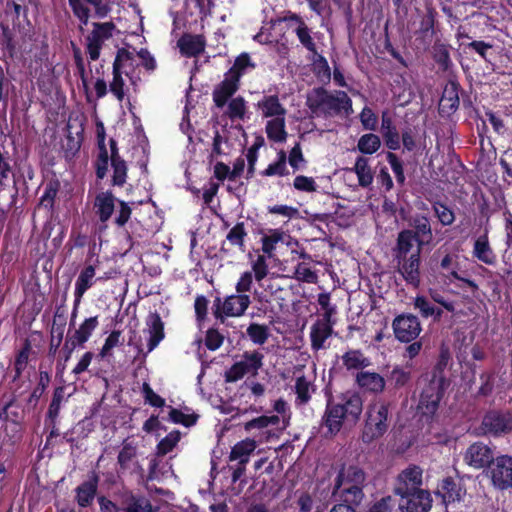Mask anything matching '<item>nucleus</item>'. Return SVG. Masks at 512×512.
I'll use <instances>...</instances> for the list:
<instances>
[{"label":"nucleus","mask_w":512,"mask_h":512,"mask_svg":"<svg viewBox=\"0 0 512 512\" xmlns=\"http://www.w3.org/2000/svg\"><path fill=\"white\" fill-rule=\"evenodd\" d=\"M306 104L315 117L347 116L352 112V101L348 94L341 90L314 88L307 94Z\"/></svg>","instance_id":"1"},{"label":"nucleus","mask_w":512,"mask_h":512,"mask_svg":"<svg viewBox=\"0 0 512 512\" xmlns=\"http://www.w3.org/2000/svg\"><path fill=\"white\" fill-rule=\"evenodd\" d=\"M366 476L364 471L357 466L343 468L336 480L335 493L348 504L359 505L363 498V488Z\"/></svg>","instance_id":"2"},{"label":"nucleus","mask_w":512,"mask_h":512,"mask_svg":"<svg viewBox=\"0 0 512 512\" xmlns=\"http://www.w3.org/2000/svg\"><path fill=\"white\" fill-rule=\"evenodd\" d=\"M388 428V405L377 401L372 403L367 410V418L362 435L366 443L381 437Z\"/></svg>","instance_id":"3"},{"label":"nucleus","mask_w":512,"mask_h":512,"mask_svg":"<svg viewBox=\"0 0 512 512\" xmlns=\"http://www.w3.org/2000/svg\"><path fill=\"white\" fill-rule=\"evenodd\" d=\"M132 61V55L129 51L121 49L118 51L117 56L113 63V79L109 84L110 92L116 97L119 102H122L126 96L127 88L123 73L130 78L131 85L136 90L137 82L140 80L139 77L129 76V73L125 71L126 65Z\"/></svg>","instance_id":"4"},{"label":"nucleus","mask_w":512,"mask_h":512,"mask_svg":"<svg viewBox=\"0 0 512 512\" xmlns=\"http://www.w3.org/2000/svg\"><path fill=\"white\" fill-rule=\"evenodd\" d=\"M264 355L260 351H245L241 359L235 362L224 374L225 381L228 383L237 382L245 375H258V371L263 366Z\"/></svg>","instance_id":"5"},{"label":"nucleus","mask_w":512,"mask_h":512,"mask_svg":"<svg viewBox=\"0 0 512 512\" xmlns=\"http://www.w3.org/2000/svg\"><path fill=\"white\" fill-rule=\"evenodd\" d=\"M446 386V379L441 370L434 371L428 385L423 389L419 409L424 415H433L442 398Z\"/></svg>","instance_id":"6"},{"label":"nucleus","mask_w":512,"mask_h":512,"mask_svg":"<svg viewBox=\"0 0 512 512\" xmlns=\"http://www.w3.org/2000/svg\"><path fill=\"white\" fill-rule=\"evenodd\" d=\"M487 473L496 490L512 489V456L503 454L495 457Z\"/></svg>","instance_id":"7"},{"label":"nucleus","mask_w":512,"mask_h":512,"mask_svg":"<svg viewBox=\"0 0 512 512\" xmlns=\"http://www.w3.org/2000/svg\"><path fill=\"white\" fill-rule=\"evenodd\" d=\"M251 304L247 294H235L227 296L223 301L219 298L215 301V317L223 321L224 317H240Z\"/></svg>","instance_id":"8"},{"label":"nucleus","mask_w":512,"mask_h":512,"mask_svg":"<svg viewBox=\"0 0 512 512\" xmlns=\"http://www.w3.org/2000/svg\"><path fill=\"white\" fill-rule=\"evenodd\" d=\"M422 485L423 470L416 465H410L398 475L395 492L401 497L415 494L426 490L422 488Z\"/></svg>","instance_id":"9"},{"label":"nucleus","mask_w":512,"mask_h":512,"mask_svg":"<svg viewBox=\"0 0 512 512\" xmlns=\"http://www.w3.org/2000/svg\"><path fill=\"white\" fill-rule=\"evenodd\" d=\"M395 337L400 342L414 341L422 331L421 323L413 314L398 315L392 322Z\"/></svg>","instance_id":"10"},{"label":"nucleus","mask_w":512,"mask_h":512,"mask_svg":"<svg viewBox=\"0 0 512 512\" xmlns=\"http://www.w3.org/2000/svg\"><path fill=\"white\" fill-rule=\"evenodd\" d=\"M93 26L94 29L86 39V49L89 58L92 61H95L100 56V51L104 42L112 37V32L115 29V25L112 22H105L93 23Z\"/></svg>","instance_id":"11"},{"label":"nucleus","mask_w":512,"mask_h":512,"mask_svg":"<svg viewBox=\"0 0 512 512\" xmlns=\"http://www.w3.org/2000/svg\"><path fill=\"white\" fill-rule=\"evenodd\" d=\"M260 242L262 252L269 258H274V252L280 244L286 245L287 247L298 245V242L294 240L288 232L282 229H268L261 232Z\"/></svg>","instance_id":"12"},{"label":"nucleus","mask_w":512,"mask_h":512,"mask_svg":"<svg viewBox=\"0 0 512 512\" xmlns=\"http://www.w3.org/2000/svg\"><path fill=\"white\" fill-rule=\"evenodd\" d=\"M83 123L79 117H70L67 122V135L62 142L66 159H72L81 147L83 140Z\"/></svg>","instance_id":"13"},{"label":"nucleus","mask_w":512,"mask_h":512,"mask_svg":"<svg viewBox=\"0 0 512 512\" xmlns=\"http://www.w3.org/2000/svg\"><path fill=\"white\" fill-rule=\"evenodd\" d=\"M279 421L280 418L277 415H262L244 423V429L253 436L252 439H255L257 444L265 443L273 435L269 427L278 425Z\"/></svg>","instance_id":"14"},{"label":"nucleus","mask_w":512,"mask_h":512,"mask_svg":"<svg viewBox=\"0 0 512 512\" xmlns=\"http://www.w3.org/2000/svg\"><path fill=\"white\" fill-rule=\"evenodd\" d=\"M421 250L416 248L410 256L397 257V268L407 284L418 287L420 284V254Z\"/></svg>","instance_id":"15"},{"label":"nucleus","mask_w":512,"mask_h":512,"mask_svg":"<svg viewBox=\"0 0 512 512\" xmlns=\"http://www.w3.org/2000/svg\"><path fill=\"white\" fill-rule=\"evenodd\" d=\"M148 335L147 351L144 352L141 346H137L138 354L146 358L147 354L152 352L164 339V323L158 313H151L146 319V328L143 331Z\"/></svg>","instance_id":"16"},{"label":"nucleus","mask_w":512,"mask_h":512,"mask_svg":"<svg viewBox=\"0 0 512 512\" xmlns=\"http://www.w3.org/2000/svg\"><path fill=\"white\" fill-rule=\"evenodd\" d=\"M494 460L493 450L482 442L471 444L464 454V462L474 469L489 468Z\"/></svg>","instance_id":"17"},{"label":"nucleus","mask_w":512,"mask_h":512,"mask_svg":"<svg viewBox=\"0 0 512 512\" xmlns=\"http://www.w3.org/2000/svg\"><path fill=\"white\" fill-rule=\"evenodd\" d=\"M238 75L234 72H226L224 79L214 88L212 96L215 105L222 108L227 104V101L239 89Z\"/></svg>","instance_id":"18"},{"label":"nucleus","mask_w":512,"mask_h":512,"mask_svg":"<svg viewBox=\"0 0 512 512\" xmlns=\"http://www.w3.org/2000/svg\"><path fill=\"white\" fill-rule=\"evenodd\" d=\"M482 424L487 432L498 435L512 431V414L492 411L485 415Z\"/></svg>","instance_id":"19"},{"label":"nucleus","mask_w":512,"mask_h":512,"mask_svg":"<svg viewBox=\"0 0 512 512\" xmlns=\"http://www.w3.org/2000/svg\"><path fill=\"white\" fill-rule=\"evenodd\" d=\"M431 504L432 499L427 490L402 496L398 502L400 512H427Z\"/></svg>","instance_id":"20"},{"label":"nucleus","mask_w":512,"mask_h":512,"mask_svg":"<svg viewBox=\"0 0 512 512\" xmlns=\"http://www.w3.org/2000/svg\"><path fill=\"white\" fill-rule=\"evenodd\" d=\"M334 404L342 408L343 415L349 423H355L359 419L363 409L361 397L354 392H347L341 395L339 401L334 402Z\"/></svg>","instance_id":"21"},{"label":"nucleus","mask_w":512,"mask_h":512,"mask_svg":"<svg viewBox=\"0 0 512 512\" xmlns=\"http://www.w3.org/2000/svg\"><path fill=\"white\" fill-rule=\"evenodd\" d=\"M436 494L442 498L445 504H448L460 501L465 495V490L459 481L447 477L438 485Z\"/></svg>","instance_id":"22"},{"label":"nucleus","mask_w":512,"mask_h":512,"mask_svg":"<svg viewBox=\"0 0 512 512\" xmlns=\"http://www.w3.org/2000/svg\"><path fill=\"white\" fill-rule=\"evenodd\" d=\"M411 226L413 228L412 231L416 237V248L422 249L425 245L432 241V228L430 220L426 216L416 215L411 220Z\"/></svg>","instance_id":"23"},{"label":"nucleus","mask_w":512,"mask_h":512,"mask_svg":"<svg viewBox=\"0 0 512 512\" xmlns=\"http://www.w3.org/2000/svg\"><path fill=\"white\" fill-rule=\"evenodd\" d=\"M356 383L361 389L377 394L384 390L386 381L379 373L360 371L356 374Z\"/></svg>","instance_id":"24"},{"label":"nucleus","mask_w":512,"mask_h":512,"mask_svg":"<svg viewBox=\"0 0 512 512\" xmlns=\"http://www.w3.org/2000/svg\"><path fill=\"white\" fill-rule=\"evenodd\" d=\"M98 481V476L93 474L88 481L83 482L75 489V499L80 507L85 508L93 503L97 493Z\"/></svg>","instance_id":"25"},{"label":"nucleus","mask_w":512,"mask_h":512,"mask_svg":"<svg viewBox=\"0 0 512 512\" xmlns=\"http://www.w3.org/2000/svg\"><path fill=\"white\" fill-rule=\"evenodd\" d=\"M111 148V166L113 168L112 184L114 186H123L127 178L126 162L119 156L116 142L110 141Z\"/></svg>","instance_id":"26"},{"label":"nucleus","mask_w":512,"mask_h":512,"mask_svg":"<svg viewBox=\"0 0 512 512\" xmlns=\"http://www.w3.org/2000/svg\"><path fill=\"white\" fill-rule=\"evenodd\" d=\"M332 322L328 320H317L311 327L310 338L311 346L315 350L324 348L325 341L332 334Z\"/></svg>","instance_id":"27"},{"label":"nucleus","mask_w":512,"mask_h":512,"mask_svg":"<svg viewBox=\"0 0 512 512\" xmlns=\"http://www.w3.org/2000/svg\"><path fill=\"white\" fill-rule=\"evenodd\" d=\"M344 421H346V417L343 415L342 408L329 401L323 417V423L328 433L333 435L339 432Z\"/></svg>","instance_id":"28"},{"label":"nucleus","mask_w":512,"mask_h":512,"mask_svg":"<svg viewBox=\"0 0 512 512\" xmlns=\"http://www.w3.org/2000/svg\"><path fill=\"white\" fill-rule=\"evenodd\" d=\"M472 254L473 257L486 265L493 266L497 262V257L489 244L488 236L486 234L479 236L475 240Z\"/></svg>","instance_id":"29"},{"label":"nucleus","mask_w":512,"mask_h":512,"mask_svg":"<svg viewBox=\"0 0 512 512\" xmlns=\"http://www.w3.org/2000/svg\"><path fill=\"white\" fill-rule=\"evenodd\" d=\"M257 106L265 118L277 119L286 115V109L275 95L265 96Z\"/></svg>","instance_id":"30"},{"label":"nucleus","mask_w":512,"mask_h":512,"mask_svg":"<svg viewBox=\"0 0 512 512\" xmlns=\"http://www.w3.org/2000/svg\"><path fill=\"white\" fill-rule=\"evenodd\" d=\"M122 506L124 512H152V505L146 497L135 495L130 491L124 492Z\"/></svg>","instance_id":"31"},{"label":"nucleus","mask_w":512,"mask_h":512,"mask_svg":"<svg viewBox=\"0 0 512 512\" xmlns=\"http://www.w3.org/2000/svg\"><path fill=\"white\" fill-rule=\"evenodd\" d=\"M95 278V268L92 265L85 267L79 274L75 283V304L78 305L85 292L92 287Z\"/></svg>","instance_id":"32"},{"label":"nucleus","mask_w":512,"mask_h":512,"mask_svg":"<svg viewBox=\"0 0 512 512\" xmlns=\"http://www.w3.org/2000/svg\"><path fill=\"white\" fill-rule=\"evenodd\" d=\"M256 447L257 441L255 439L246 438L233 446L229 459L231 461L238 460L240 465H245Z\"/></svg>","instance_id":"33"},{"label":"nucleus","mask_w":512,"mask_h":512,"mask_svg":"<svg viewBox=\"0 0 512 512\" xmlns=\"http://www.w3.org/2000/svg\"><path fill=\"white\" fill-rule=\"evenodd\" d=\"M115 197L111 192H101L95 198V207L101 222H106L112 215L115 207Z\"/></svg>","instance_id":"34"},{"label":"nucleus","mask_w":512,"mask_h":512,"mask_svg":"<svg viewBox=\"0 0 512 512\" xmlns=\"http://www.w3.org/2000/svg\"><path fill=\"white\" fill-rule=\"evenodd\" d=\"M295 393H296V403L299 405L307 404L312 394L315 392V385L311 379H308L304 375H298L295 381Z\"/></svg>","instance_id":"35"},{"label":"nucleus","mask_w":512,"mask_h":512,"mask_svg":"<svg viewBox=\"0 0 512 512\" xmlns=\"http://www.w3.org/2000/svg\"><path fill=\"white\" fill-rule=\"evenodd\" d=\"M381 133L386 146L390 150H397L400 148V136L398 130L394 126L392 119L386 115L382 116Z\"/></svg>","instance_id":"36"},{"label":"nucleus","mask_w":512,"mask_h":512,"mask_svg":"<svg viewBox=\"0 0 512 512\" xmlns=\"http://www.w3.org/2000/svg\"><path fill=\"white\" fill-rule=\"evenodd\" d=\"M98 326V318L90 317L85 319V321L76 329L73 335L69 336L72 341H74L79 346H83L92 335L93 331Z\"/></svg>","instance_id":"37"},{"label":"nucleus","mask_w":512,"mask_h":512,"mask_svg":"<svg viewBox=\"0 0 512 512\" xmlns=\"http://www.w3.org/2000/svg\"><path fill=\"white\" fill-rule=\"evenodd\" d=\"M248 233L245 228L244 222H238L233 226L226 235V241L223 242L221 249L225 250V243L237 247L240 251L245 250V239Z\"/></svg>","instance_id":"38"},{"label":"nucleus","mask_w":512,"mask_h":512,"mask_svg":"<svg viewBox=\"0 0 512 512\" xmlns=\"http://www.w3.org/2000/svg\"><path fill=\"white\" fill-rule=\"evenodd\" d=\"M414 242L416 237L412 230H402L397 237L396 255L395 257H407L410 256L415 250H413Z\"/></svg>","instance_id":"39"},{"label":"nucleus","mask_w":512,"mask_h":512,"mask_svg":"<svg viewBox=\"0 0 512 512\" xmlns=\"http://www.w3.org/2000/svg\"><path fill=\"white\" fill-rule=\"evenodd\" d=\"M342 363L347 370H361L370 365V360L360 350H349L342 356Z\"/></svg>","instance_id":"40"},{"label":"nucleus","mask_w":512,"mask_h":512,"mask_svg":"<svg viewBox=\"0 0 512 512\" xmlns=\"http://www.w3.org/2000/svg\"><path fill=\"white\" fill-rule=\"evenodd\" d=\"M266 134L267 137L274 142H284L287 137V132L285 130V117H278L277 119L267 121Z\"/></svg>","instance_id":"41"},{"label":"nucleus","mask_w":512,"mask_h":512,"mask_svg":"<svg viewBox=\"0 0 512 512\" xmlns=\"http://www.w3.org/2000/svg\"><path fill=\"white\" fill-rule=\"evenodd\" d=\"M353 171L356 173L359 185L368 187L373 182V172L369 166L368 159L365 157H358L356 159Z\"/></svg>","instance_id":"42"},{"label":"nucleus","mask_w":512,"mask_h":512,"mask_svg":"<svg viewBox=\"0 0 512 512\" xmlns=\"http://www.w3.org/2000/svg\"><path fill=\"white\" fill-rule=\"evenodd\" d=\"M486 117L492 125L495 132L505 134L512 126V115L503 113L487 112Z\"/></svg>","instance_id":"43"},{"label":"nucleus","mask_w":512,"mask_h":512,"mask_svg":"<svg viewBox=\"0 0 512 512\" xmlns=\"http://www.w3.org/2000/svg\"><path fill=\"white\" fill-rule=\"evenodd\" d=\"M293 32L296 34L299 42L309 51L314 54L317 53L316 44L312 38L311 30L306 23H299L293 27Z\"/></svg>","instance_id":"44"},{"label":"nucleus","mask_w":512,"mask_h":512,"mask_svg":"<svg viewBox=\"0 0 512 512\" xmlns=\"http://www.w3.org/2000/svg\"><path fill=\"white\" fill-rule=\"evenodd\" d=\"M381 140L379 136L373 133L362 135L357 144L358 150L363 154H373L379 150Z\"/></svg>","instance_id":"45"},{"label":"nucleus","mask_w":512,"mask_h":512,"mask_svg":"<svg viewBox=\"0 0 512 512\" xmlns=\"http://www.w3.org/2000/svg\"><path fill=\"white\" fill-rule=\"evenodd\" d=\"M181 52L187 56H196L204 50V45L200 38L187 36L179 40Z\"/></svg>","instance_id":"46"},{"label":"nucleus","mask_w":512,"mask_h":512,"mask_svg":"<svg viewBox=\"0 0 512 512\" xmlns=\"http://www.w3.org/2000/svg\"><path fill=\"white\" fill-rule=\"evenodd\" d=\"M99 139V155L96 161V175L99 179H103L108 171L109 156L104 144V136L98 132Z\"/></svg>","instance_id":"47"},{"label":"nucleus","mask_w":512,"mask_h":512,"mask_svg":"<svg viewBox=\"0 0 512 512\" xmlns=\"http://www.w3.org/2000/svg\"><path fill=\"white\" fill-rule=\"evenodd\" d=\"M250 340L257 345H263L269 337V328L266 325L252 323L246 330Z\"/></svg>","instance_id":"48"},{"label":"nucleus","mask_w":512,"mask_h":512,"mask_svg":"<svg viewBox=\"0 0 512 512\" xmlns=\"http://www.w3.org/2000/svg\"><path fill=\"white\" fill-rule=\"evenodd\" d=\"M411 379V372L410 370L408 369H405V368H402L400 366H395L389 376H388V381L391 385L394 386V388H402L404 387L406 384H408V382L410 381Z\"/></svg>","instance_id":"49"},{"label":"nucleus","mask_w":512,"mask_h":512,"mask_svg":"<svg viewBox=\"0 0 512 512\" xmlns=\"http://www.w3.org/2000/svg\"><path fill=\"white\" fill-rule=\"evenodd\" d=\"M268 259L270 258L262 252V254H258L256 259L251 263V272L252 274L254 273V277L257 282H261L268 275Z\"/></svg>","instance_id":"50"},{"label":"nucleus","mask_w":512,"mask_h":512,"mask_svg":"<svg viewBox=\"0 0 512 512\" xmlns=\"http://www.w3.org/2000/svg\"><path fill=\"white\" fill-rule=\"evenodd\" d=\"M254 67L255 64L251 61L250 56L247 53H243L236 58L234 65L228 72H234L238 75V80H240L248 70H252Z\"/></svg>","instance_id":"51"},{"label":"nucleus","mask_w":512,"mask_h":512,"mask_svg":"<svg viewBox=\"0 0 512 512\" xmlns=\"http://www.w3.org/2000/svg\"><path fill=\"white\" fill-rule=\"evenodd\" d=\"M294 278L297 281L315 284L318 281L317 273L310 269V267L302 262L299 263L294 271Z\"/></svg>","instance_id":"52"},{"label":"nucleus","mask_w":512,"mask_h":512,"mask_svg":"<svg viewBox=\"0 0 512 512\" xmlns=\"http://www.w3.org/2000/svg\"><path fill=\"white\" fill-rule=\"evenodd\" d=\"M433 210L440 221V223L444 226L451 225L455 220V214L454 212L444 203L441 202H435L433 204Z\"/></svg>","instance_id":"53"},{"label":"nucleus","mask_w":512,"mask_h":512,"mask_svg":"<svg viewBox=\"0 0 512 512\" xmlns=\"http://www.w3.org/2000/svg\"><path fill=\"white\" fill-rule=\"evenodd\" d=\"M180 440V433L178 431L170 432L164 437L157 445V454L164 456L171 452Z\"/></svg>","instance_id":"54"},{"label":"nucleus","mask_w":512,"mask_h":512,"mask_svg":"<svg viewBox=\"0 0 512 512\" xmlns=\"http://www.w3.org/2000/svg\"><path fill=\"white\" fill-rule=\"evenodd\" d=\"M246 113V102L242 97L233 98L228 103L227 115L231 120L243 119Z\"/></svg>","instance_id":"55"},{"label":"nucleus","mask_w":512,"mask_h":512,"mask_svg":"<svg viewBox=\"0 0 512 512\" xmlns=\"http://www.w3.org/2000/svg\"><path fill=\"white\" fill-rule=\"evenodd\" d=\"M366 512H400L398 502L388 496L375 502Z\"/></svg>","instance_id":"56"},{"label":"nucleus","mask_w":512,"mask_h":512,"mask_svg":"<svg viewBox=\"0 0 512 512\" xmlns=\"http://www.w3.org/2000/svg\"><path fill=\"white\" fill-rule=\"evenodd\" d=\"M264 176H283L287 174L286 169V153L284 151L279 152V158L276 162L271 163L263 172Z\"/></svg>","instance_id":"57"},{"label":"nucleus","mask_w":512,"mask_h":512,"mask_svg":"<svg viewBox=\"0 0 512 512\" xmlns=\"http://www.w3.org/2000/svg\"><path fill=\"white\" fill-rule=\"evenodd\" d=\"M124 341L122 337V333L119 330L112 331L110 335L106 338L104 345L100 351L101 357H106L110 355V352L113 348L121 345Z\"/></svg>","instance_id":"58"},{"label":"nucleus","mask_w":512,"mask_h":512,"mask_svg":"<svg viewBox=\"0 0 512 512\" xmlns=\"http://www.w3.org/2000/svg\"><path fill=\"white\" fill-rule=\"evenodd\" d=\"M142 395L145 402L153 407L160 408L165 405V399L155 393L150 385L146 382L142 385Z\"/></svg>","instance_id":"59"},{"label":"nucleus","mask_w":512,"mask_h":512,"mask_svg":"<svg viewBox=\"0 0 512 512\" xmlns=\"http://www.w3.org/2000/svg\"><path fill=\"white\" fill-rule=\"evenodd\" d=\"M224 341V336L216 329H209L206 332L205 345L211 350L215 351L221 347Z\"/></svg>","instance_id":"60"},{"label":"nucleus","mask_w":512,"mask_h":512,"mask_svg":"<svg viewBox=\"0 0 512 512\" xmlns=\"http://www.w3.org/2000/svg\"><path fill=\"white\" fill-rule=\"evenodd\" d=\"M318 304L324 311L321 320L331 321L332 316L336 313V307L330 303V295L328 293H321L318 295Z\"/></svg>","instance_id":"61"},{"label":"nucleus","mask_w":512,"mask_h":512,"mask_svg":"<svg viewBox=\"0 0 512 512\" xmlns=\"http://www.w3.org/2000/svg\"><path fill=\"white\" fill-rule=\"evenodd\" d=\"M414 308L422 317L429 318L434 314V305L424 296H417L414 300Z\"/></svg>","instance_id":"62"},{"label":"nucleus","mask_w":512,"mask_h":512,"mask_svg":"<svg viewBox=\"0 0 512 512\" xmlns=\"http://www.w3.org/2000/svg\"><path fill=\"white\" fill-rule=\"evenodd\" d=\"M293 186L295 189L304 192H314L317 189L315 180L312 177H307L304 175L296 176Z\"/></svg>","instance_id":"63"},{"label":"nucleus","mask_w":512,"mask_h":512,"mask_svg":"<svg viewBox=\"0 0 512 512\" xmlns=\"http://www.w3.org/2000/svg\"><path fill=\"white\" fill-rule=\"evenodd\" d=\"M136 456V449L130 444H125L118 454V463L122 469H127L130 462Z\"/></svg>","instance_id":"64"}]
</instances>
